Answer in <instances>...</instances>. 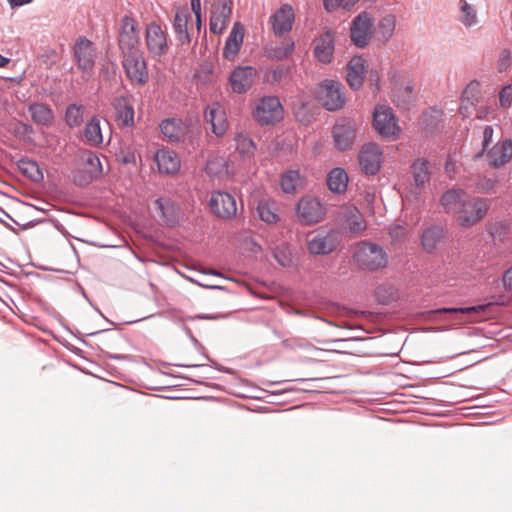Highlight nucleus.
<instances>
[{
    "mask_svg": "<svg viewBox=\"0 0 512 512\" xmlns=\"http://www.w3.org/2000/svg\"><path fill=\"white\" fill-rule=\"evenodd\" d=\"M444 211L452 214L461 227H472L480 222L490 208V200L471 196L462 189H450L441 197Z\"/></svg>",
    "mask_w": 512,
    "mask_h": 512,
    "instance_id": "obj_1",
    "label": "nucleus"
},
{
    "mask_svg": "<svg viewBox=\"0 0 512 512\" xmlns=\"http://www.w3.org/2000/svg\"><path fill=\"white\" fill-rule=\"evenodd\" d=\"M353 261L362 270L378 271L388 264V254L385 249L370 241H360L355 244Z\"/></svg>",
    "mask_w": 512,
    "mask_h": 512,
    "instance_id": "obj_2",
    "label": "nucleus"
},
{
    "mask_svg": "<svg viewBox=\"0 0 512 512\" xmlns=\"http://www.w3.org/2000/svg\"><path fill=\"white\" fill-rule=\"evenodd\" d=\"M252 116L261 125H273L283 119L284 110L277 97L265 96L255 102Z\"/></svg>",
    "mask_w": 512,
    "mask_h": 512,
    "instance_id": "obj_3",
    "label": "nucleus"
},
{
    "mask_svg": "<svg viewBox=\"0 0 512 512\" xmlns=\"http://www.w3.org/2000/svg\"><path fill=\"white\" fill-rule=\"evenodd\" d=\"M339 245L335 232L313 230L306 235V247L313 256H324L334 252Z\"/></svg>",
    "mask_w": 512,
    "mask_h": 512,
    "instance_id": "obj_4",
    "label": "nucleus"
},
{
    "mask_svg": "<svg viewBox=\"0 0 512 512\" xmlns=\"http://www.w3.org/2000/svg\"><path fill=\"white\" fill-rule=\"evenodd\" d=\"M373 126L381 137L388 140H396L401 131L392 108L384 105L375 108Z\"/></svg>",
    "mask_w": 512,
    "mask_h": 512,
    "instance_id": "obj_5",
    "label": "nucleus"
},
{
    "mask_svg": "<svg viewBox=\"0 0 512 512\" xmlns=\"http://www.w3.org/2000/svg\"><path fill=\"white\" fill-rule=\"evenodd\" d=\"M122 65L132 83L144 85L149 79L147 64L141 50L122 53Z\"/></svg>",
    "mask_w": 512,
    "mask_h": 512,
    "instance_id": "obj_6",
    "label": "nucleus"
},
{
    "mask_svg": "<svg viewBox=\"0 0 512 512\" xmlns=\"http://www.w3.org/2000/svg\"><path fill=\"white\" fill-rule=\"evenodd\" d=\"M296 214L302 224L313 225L324 219L326 208L319 199L305 196L298 201Z\"/></svg>",
    "mask_w": 512,
    "mask_h": 512,
    "instance_id": "obj_7",
    "label": "nucleus"
},
{
    "mask_svg": "<svg viewBox=\"0 0 512 512\" xmlns=\"http://www.w3.org/2000/svg\"><path fill=\"white\" fill-rule=\"evenodd\" d=\"M80 166L81 168L74 174V181L80 186L89 184L102 174L100 159L92 151L85 150L81 152Z\"/></svg>",
    "mask_w": 512,
    "mask_h": 512,
    "instance_id": "obj_8",
    "label": "nucleus"
},
{
    "mask_svg": "<svg viewBox=\"0 0 512 512\" xmlns=\"http://www.w3.org/2000/svg\"><path fill=\"white\" fill-rule=\"evenodd\" d=\"M145 44L147 51L154 58H160L168 52V34L156 22L146 25Z\"/></svg>",
    "mask_w": 512,
    "mask_h": 512,
    "instance_id": "obj_9",
    "label": "nucleus"
},
{
    "mask_svg": "<svg viewBox=\"0 0 512 512\" xmlns=\"http://www.w3.org/2000/svg\"><path fill=\"white\" fill-rule=\"evenodd\" d=\"M317 98L329 111L341 109L345 104L341 84L333 80H325L319 85Z\"/></svg>",
    "mask_w": 512,
    "mask_h": 512,
    "instance_id": "obj_10",
    "label": "nucleus"
},
{
    "mask_svg": "<svg viewBox=\"0 0 512 512\" xmlns=\"http://www.w3.org/2000/svg\"><path fill=\"white\" fill-rule=\"evenodd\" d=\"M73 53L77 67L83 73L92 72L97 56L94 44L87 38L80 37L74 44Z\"/></svg>",
    "mask_w": 512,
    "mask_h": 512,
    "instance_id": "obj_11",
    "label": "nucleus"
},
{
    "mask_svg": "<svg viewBox=\"0 0 512 512\" xmlns=\"http://www.w3.org/2000/svg\"><path fill=\"white\" fill-rule=\"evenodd\" d=\"M358 161L366 175H376L383 162L382 148L376 143L363 145L358 155Z\"/></svg>",
    "mask_w": 512,
    "mask_h": 512,
    "instance_id": "obj_12",
    "label": "nucleus"
},
{
    "mask_svg": "<svg viewBox=\"0 0 512 512\" xmlns=\"http://www.w3.org/2000/svg\"><path fill=\"white\" fill-rule=\"evenodd\" d=\"M139 28L137 21L129 16H124L121 20L119 32V47L122 53H129L139 49Z\"/></svg>",
    "mask_w": 512,
    "mask_h": 512,
    "instance_id": "obj_13",
    "label": "nucleus"
},
{
    "mask_svg": "<svg viewBox=\"0 0 512 512\" xmlns=\"http://www.w3.org/2000/svg\"><path fill=\"white\" fill-rule=\"evenodd\" d=\"M374 19L367 13L362 12L352 22L351 40L358 47H365L373 34Z\"/></svg>",
    "mask_w": 512,
    "mask_h": 512,
    "instance_id": "obj_14",
    "label": "nucleus"
},
{
    "mask_svg": "<svg viewBox=\"0 0 512 512\" xmlns=\"http://www.w3.org/2000/svg\"><path fill=\"white\" fill-rule=\"evenodd\" d=\"M356 130V123L353 120L340 119L332 130L335 147L341 151L350 149L356 137Z\"/></svg>",
    "mask_w": 512,
    "mask_h": 512,
    "instance_id": "obj_15",
    "label": "nucleus"
},
{
    "mask_svg": "<svg viewBox=\"0 0 512 512\" xmlns=\"http://www.w3.org/2000/svg\"><path fill=\"white\" fill-rule=\"evenodd\" d=\"M191 21L192 14L188 8L177 9L173 21V30L180 45H189L191 43Z\"/></svg>",
    "mask_w": 512,
    "mask_h": 512,
    "instance_id": "obj_16",
    "label": "nucleus"
},
{
    "mask_svg": "<svg viewBox=\"0 0 512 512\" xmlns=\"http://www.w3.org/2000/svg\"><path fill=\"white\" fill-rule=\"evenodd\" d=\"M210 207L218 217L223 219L233 217L237 211L234 197L226 192H214L210 199Z\"/></svg>",
    "mask_w": 512,
    "mask_h": 512,
    "instance_id": "obj_17",
    "label": "nucleus"
},
{
    "mask_svg": "<svg viewBox=\"0 0 512 512\" xmlns=\"http://www.w3.org/2000/svg\"><path fill=\"white\" fill-rule=\"evenodd\" d=\"M294 11L290 5H282L271 17L272 29L275 35L282 36L292 29Z\"/></svg>",
    "mask_w": 512,
    "mask_h": 512,
    "instance_id": "obj_18",
    "label": "nucleus"
},
{
    "mask_svg": "<svg viewBox=\"0 0 512 512\" xmlns=\"http://www.w3.org/2000/svg\"><path fill=\"white\" fill-rule=\"evenodd\" d=\"M256 77V69L250 66L238 67L230 76L232 90L236 93L246 92L253 84Z\"/></svg>",
    "mask_w": 512,
    "mask_h": 512,
    "instance_id": "obj_19",
    "label": "nucleus"
},
{
    "mask_svg": "<svg viewBox=\"0 0 512 512\" xmlns=\"http://www.w3.org/2000/svg\"><path fill=\"white\" fill-rule=\"evenodd\" d=\"M480 91L481 86L477 81L470 82L464 89L459 108V112L463 117H470L476 112Z\"/></svg>",
    "mask_w": 512,
    "mask_h": 512,
    "instance_id": "obj_20",
    "label": "nucleus"
},
{
    "mask_svg": "<svg viewBox=\"0 0 512 512\" xmlns=\"http://www.w3.org/2000/svg\"><path fill=\"white\" fill-rule=\"evenodd\" d=\"M490 166L499 168L512 160V140L506 139L495 144L488 152Z\"/></svg>",
    "mask_w": 512,
    "mask_h": 512,
    "instance_id": "obj_21",
    "label": "nucleus"
},
{
    "mask_svg": "<svg viewBox=\"0 0 512 512\" xmlns=\"http://www.w3.org/2000/svg\"><path fill=\"white\" fill-rule=\"evenodd\" d=\"M154 161L157 164L159 172L162 174L173 175L180 169V159L178 155L167 148L159 149L154 156Z\"/></svg>",
    "mask_w": 512,
    "mask_h": 512,
    "instance_id": "obj_22",
    "label": "nucleus"
},
{
    "mask_svg": "<svg viewBox=\"0 0 512 512\" xmlns=\"http://www.w3.org/2000/svg\"><path fill=\"white\" fill-rule=\"evenodd\" d=\"M205 119L211 124L212 131L216 136H222L226 132L228 121L220 104L213 103L210 105L205 112Z\"/></svg>",
    "mask_w": 512,
    "mask_h": 512,
    "instance_id": "obj_23",
    "label": "nucleus"
},
{
    "mask_svg": "<svg viewBox=\"0 0 512 512\" xmlns=\"http://www.w3.org/2000/svg\"><path fill=\"white\" fill-rule=\"evenodd\" d=\"M244 39V27L241 23H234L223 48V56L227 60H234L238 55Z\"/></svg>",
    "mask_w": 512,
    "mask_h": 512,
    "instance_id": "obj_24",
    "label": "nucleus"
},
{
    "mask_svg": "<svg viewBox=\"0 0 512 512\" xmlns=\"http://www.w3.org/2000/svg\"><path fill=\"white\" fill-rule=\"evenodd\" d=\"M155 205L168 226H174L179 222L181 216L180 207L170 198L161 197L155 201Z\"/></svg>",
    "mask_w": 512,
    "mask_h": 512,
    "instance_id": "obj_25",
    "label": "nucleus"
},
{
    "mask_svg": "<svg viewBox=\"0 0 512 512\" xmlns=\"http://www.w3.org/2000/svg\"><path fill=\"white\" fill-rule=\"evenodd\" d=\"M333 51L334 36L331 32H326L316 39L314 55L318 61L325 64L329 63L332 59Z\"/></svg>",
    "mask_w": 512,
    "mask_h": 512,
    "instance_id": "obj_26",
    "label": "nucleus"
},
{
    "mask_svg": "<svg viewBox=\"0 0 512 512\" xmlns=\"http://www.w3.org/2000/svg\"><path fill=\"white\" fill-rule=\"evenodd\" d=\"M344 221L346 228L350 233L358 236L367 228V223L362 213L353 206L346 207L344 211Z\"/></svg>",
    "mask_w": 512,
    "mask_h": 512,
    "instance_id": "obj_27",
    "label": "nucleus"
},
{
    "mask_svg": "<svg viewBox=\"0 0 512 512\" xmlns=\"http://www.w3.org/2000/svg\"><path fill=\"white\" fill-rule=\"evenodd\" d=\"M365 60L356 56L353 57L347 66V82L353 89H358L364 81Z\"/></svg>",
    "mask_w": 512,
    "mask_h": 512,
    "instance_id": "obj_28",
    "label": "nucleus"
},
{
    "mask_svg": "<svg viewBox=\"0 0 512 512\" xmlns=\"http://www.w3.org/2000/svg\"><path fill=\"white\" fill-rule=\"evenodd\" d=\"M116 120L121 126H131L134 123V109L126 97H118L114 101Z\"/></svg>",
    "mask_w": 512,
    "mask_h": 512,
    "instance_id": "obj_29",
    "label": "nucleus"
},
{
    "mask_svg": "<svg viewBox=\"0 0 512 512\" xmlns=\"http://www.w3.org/2000/svg\"><path fill=\"white\" fill-rule=\"evenodd\" d=\"M430 169L431 165L426 159L419 158L412 163L411 173L417 187H424L430 181Z\"/></svg>",
    "mask_w": 512,
    "mask_h": 512,
    "instance_id": "obj_30",
    "label": "nucleus"
},
{
    "mask_svg": "<svg viewBox=\"0 0 512 512\" xmlns=\"http://www.w3.org/2000/svg\"><path fill=\"white\" fill-rule=\"evenodd\" d=\"M162 134L170 141H180L186 132V127L177 119H166L162 121L161 125Z\"/></svg>",
    "mask_w": 512,
    "mask_h": 512,
    "instance_id": "obj_31",
    "label": "nucleus"
},
{
    "mask_svg": "<svg viewBox=\"0 0 512 512\" xmlns=\"http://www.w3.org/2000/svg\"><path fill=\"white\" fill-rule=\"evenodd\" d=\"M348 175L342 168H334L327 176V186L333 193H344L348 186Z\"/></svg>",
    "mask_w": 512,
    "mask_h": 512,
    "instance_id": "obj_32",
    "label": "nucleus"
},
{
    "mask_svg": "<svg viewBox=\"0 0 512 512\" xmlns=\"http://www.w3.org/2000/svg\"><path fill=\"white\" fill-rule=\"evenodd\" d=\"M393 101L401 108L407 109L414 101L413 86L409 83L395 85L392 90Z\"/></svg>",
    "mask_w": 512,
    "mask_h": 512,
    "instance_id": "obj_33",
    "label": "nucleus"
},
{
    "mask_svg": "<svg viewBox=\"0 0 512 512\" xmlns=\"http://www.w3.org/2000/svg\"><path fill=\"white\" fill-rule=\"evenodd\" d=\"M256 211L259 218L267 224H275L280 219L277 213V205L274 201H259Z\"/></svg>",
    "mask_w": 512,
    "mask_h": 512,
    "instance_id": "obj_34",
    "label": "nucleus"
},
{
    "mask_svg": "<svg viewBox=\"0 0 512 512\" xmlns=\"http://www.w3.org/2000/svg\"><path fill=\"white\" fill-rule=\"evenodd\" d=\"M32 120L39 125H50L54 115L52 110L44 104H32L29 106Z\"/></svg>",
    "mask_w": 512,
    "mask_h": 512,
    "instance_id": "obj_35",
    "label": "nucleus"
},
{
    "mask_svg": "<svg viewBox=\"0 0 512 512\" xmlns=\"http://www.w3.org/2000/svg\"><path fill=\"white\" fill-rule=\"evenodd\" d=\"M84 136L87 143L91 146H99L103 143V136L100 127V120L93 117L85 126Z\"/></svg>",
    "mask_w": 512,
    "mask_h": 512,
    "instance_id": "obj_36",
    "label": "nucleus"
},
{
    "mask_svg": "<svg viewBox=\"0 0 512 512\" xmlns=\"http://www.w3.org/2000/svg\"><path fill=\"white\" fill-rule=\"evenodd\" d=\"M303 184V178L298 170L286 171L280 181L281 188L285 193H294Z\"/></svg>",
    "mask_w": 512,
    "mask_h": 512,
    "instance_id": "obj_37",
    "label": "nucleus"
},
{
    "mask_svg": "<svg viewBox=\"0 0 512 512\" xmlns=\"http://www.w3.org/2000/svg\"><path fill=\"white\" fill-rule=\"evenodd\" d=\"M293 50L294 41L290 38H286L279 45L271 47L268 50V56L273 59L282 60L291 55Z\"/></svg>",
    "mask_w": 512,
    "mask_h": 512,
    "instance_id": "obj_38",
    "label": "nucleus"
},
{
    "mask_svg": "<svg viewBox=\"0 0 512 512\" xmlns=\"http://www.w3.org/2000/svg\"><path fill=\"white\" fill-rule=\"evenodd\" d=\"M235 148L244 158L253 156L256 150L254 142L247 135L242 133L235 137Z\"/></svg>",
    "mask_w": 512,
    "mask_h": 512,
    "instance_id": "obj_39",
    "label": "nucleus"
},
{
    "mask_svg": "<svg viewBox=\"0 0 512 512\" xmlns=\"http://www.w3.org/2000/svg\"><path fill=\"white\" fill-rule=\"evenodd\" d=\"M460 21L466 27H471L477 23L476 9L466 0L459 1Z\"/></svg>",
    "mask_w": 512,
    "mask_h": 512,
    "instance_id": "obj_40",
    "label": "nucleus"
},
{
    "mask_svg": "<svg viewBox=\"0 0 512 512\" xmlns=\"http://www.w3.org/2000/svg\"><path fill=\"white\" fill-rule=\"evenodd\" d=\"M395 26H396V17L392 14H388V15L384 16L379 21V24H378L379 34L381 35V37L384 40H386V41L389 40L394 34Z\"/></svg>",
    "mask_w": 512,
    "mask_h": 512,
    "instance_id": "obj_41",
    "label": "nucleus"
},
{
    "mask_svg": "<svg viewBox=\"0 0 512 512\" xmlns=\"http://www.w3.org/2000/svg\"><path fill=\"white\" fill-rule=\"evenodd\" d=\"M83 106L71 104L66 109L65 120L68 126L77 127L83 121Z\"/></svg>",
    "mask_w": 512,
    "mask_h": 512,
    "instance_id": "obj_42",
    "label": "nucleus"
},
{
    "mask_svg": "<svg viewBox=\"0 0 512 512\" xmlns=\"http://www.w3.org/2000/svg\"><path fill=\"white\" fill-rule=\"evenodd\" d=\"M20 170L27 175L33 181H40L43 178V174L40 171L36 162L31 160H21L19 162Z\"/></svg>",
    "mask_w": 512,
    "mask_h": 512,
    "instance_id": "obj_43",
    "label": "nucleus"
},
{
    "mask_svg": "<svg viewBox=\"0 0 512 512\" xmlns=\"http://www.w3.org/2000/svg\"><path fill=\"white\" fill-rule=\"evenodd\" d=\"M206 172L212 176H218L227 171L226 160L223 157H213L208 160L205 168Z\"/></svg>",
    "mask_w": 512,
    "mask_h": 512,
    "instance_id": "obj_44",
    "label": "nucleus"
},
{
    "mask_svg": "<svg viewBox=\"0 0 512 512\" xmlns=\"http://www.w3.org/2000/svg\"><path fill=\"white\" fill-rule=\"evenodd\" d=\"M440 238V231L436 228H430L424 231L422 234V245L424 249L431 252L435 247Z\"/></svg>",
    "mask_w": 512,
    "mask_h": 512,
    "instance_id": "obj_45",
    "label": "nucleus"
},
{
    "mask_svg": "<svg viewBox=\"0 0 512 512\" xmlns=\"http://www.w3.org/2000/svg\"><path fill=\"white\" fill-rule=\"evenodd\" d=\"M360 0H324V7L327 11L331 12L337 8L349 9L353 7Z\"/></svg>",
    "mask_w": 512,
    "mask_h": 512,
    "instance_id": "obj_46",
    "label": "nucleus"
},
{
    "mask_svg": "<svg viewBox=\"0 0 512 512\" xmlns=\"http://www.w3.org/2000/svg\"><path fill=\"white\" fill-rule=\"evenodd\" d=\"M289 68L284 65H278L277 67L270 70L267 75V81L280 82L287 77Z\"/></svg>",
    "mask_w": 512,
    "mask_h": 512,
    "instance_id": "obj_47",
    "label": "nucleus"
},
{
    "mask_svg": "<svg viewBox=\"0 0 512 512\" xmlns=\"http://www.w3.org/2000/svg\"><path fill=\"white\" fill-rule=\"evenodd\" d=\"M389 235L393 244L402 243L407 236V230L402 225H393L389 229Z\"/></svg>",
    "mask_w": 512,
    "mask_h": 512,
    "instance_id": "obj_48",
    "label": "nucleus"
},
{
    "mask_svg": "<svg viewBox=\"0 0 512 512\" xmlns=\"http://www.w3.org/2000/svg\"><path fill=\"white\" fill-rule=\"evenodd\" d=\"M484 310V306H473V307H464V308H441L435 310L434 313H464L470 314L478 311Z\"/></svg>",
    "mask_w": 512,
    "mask_h": 512,
    "instance_id": "obj_49",
    "label": "nucleus"
},
{
    "mask_svg": "<svg viewBox=\"0 0 512 512\" xmlns=\"http://www.w3.org/2000/svg\"><path fill=\"white\" fill-rule=\"evenodd\" d=\"M500 103L503 107H510L512 104V86L507 85L503 87L499 95Z\"/></svg>",
    "mask_w": 512,
    "mask_h": 512,
    "instance_id": "obj_50",
    "label": "nucleus"
},
{
    "mask_svg": "<svg viewBox=\"0 0 512 512\" xmlns=\"http://www.w3.org/2000/svg\"><path fill=\"white\" fill-rule=\"evenodd\" d=\"M496 180L491 178H483L477 183V189L482 193H488L495 187Z\"/></svg>",
    "mask_w": 512,
    "mask_h": 512,
    "instance_id": "obj_51",
    "label": "nucleus"
},
{
    "mask_svg": "<svg viewBox=\"0 0 512 512\" xmlns=\"http://www.w3.org/2000/svg\"><path fill=\"white\" fill-rule=\"evenodd\" d=\"M191 9L195 16L196 28L199 31L201 28V0H190Z\"/></svg>",
    "mask_w": 512,
    "mask_h": 512,
    "instance_id": "obj_52",
    "label": "nucleus"
},
{
    "mask_svg": "<svg viewBox=\"0 0 512 512\" xmlns=\"http://www.w3.org/2000/svg\"><path fill=\"white\" fill-rule=\"evenodd\" d=\"M510 58V51L503 50L497 64L499 72H503L508 69V67L510 66Z\"/></svg>",
    "mask_w": 512,
    "mask_h": 512,
    "instance_id": "obj_53",
    "label": "nucleus"
},
{
    "mask_svg": "<svg viewBox=\"0 0 512 512\" xmlns=\"http://www.w3.org/2000/svg\"><path fill=\"white\" fill-rule=\"evenodd\" d=\"M493 128L491 126H486L483 131V150H486L488 145L492 142L493 137Z\"/></svg>",
    "mask_w": 512,
    "mask_h": 512,
    "instance_id": "obj_54",
    "label": "nucleus"
},
{
    "mask_svg": "<svg viewBox=\"0 0 512 512\" xmlns=\"http://www.w3.org/2000/svg\"><path fill=\"white\" fill-rule=\"evenodd\" d=\"M502 280L505 289L512 292V266L505 271Z\"/></svg>",
    "mask_w": 512,
    "mask_h": 512,
    "instance_id": "obj_55",
    "label": "nucleus"
},
{
    "mask_svg": "<svg viewBox=\"0 0 512 512\" xmlns=\"http://www.w3.org/2000/svg\"><path fill=\"white\" fill-rule=\"evenodd\" d=\"M12 7L22 6L31 3L33 0H7Z\"/></svg>",
    "mask_w": 512,
    "mask_h": 512,
    "instance_id": "obj_56",
    "label": "nucleus"
},
{
    "mask_svg": "<svg viewBox=\"0 0 512 512\" xmlns=\"http://www.w3.org/2000/svg\"><path fill=\"white\" fill-rule=\"evenodd\" d=\"M198 285H200L202 287H205V288H210V289H222V286L221 285H217V284H202V283H198Z\"/></svg>",
    "mask_w": 512,
    "mask_h": 512,
    "instance_id": "obj_57",
    "label": "nucleus"
},
{
    "mask_svg": "<svg viewBox=\"0 0 512 512\" xmlns=\"http://www.w3.org/2000/svg\"><path fill=\"white\" fill-rule=\"evenodd\" d=\"M9 59L0 54V67H4L8 64Z\"/></svg>",
    "mask_w": 512,
    "mask_h": 512,
    "instance_id": "obj_58",
    "label": "nucleus"
},
{
    "mask_svg": "<svg viewBox=\"0 0 512 512\" xmlns=\"http://www.w3.org/2000/svg\"><path fill=\"white\" fill-rule=\"evenodd\" d=\"M133 158H134V156H133V155H131V157H125V158H124V162H125V163H128V162H130V161H131V159H133Z\"/></svg>",
    "mask_w": 512,
    "mask_h": 512,
    "instance_id": "obj_59",
    "label": "nucleus"
},
{
    "mask_svg": "<svg viewBox=\"0 0 512 512\" xmlns=\"http://www.w3.org/2000/svg\"><path fill=\"white\" fill-rule=\"evenodd\" d=\"M476 116H477V118H482V115L479 114L478 112L476 113Z\"/></svg>",
    "mask_w": 512,
    "mask_h": 512,
    "instance_id": "obj_60",
    "label": "nucleus"
},
{
    "mask_svg": "<svg viewBox=\"0 0 512 512\" xmlns=\"http://www.w3.org/2000/svg\"><path fill=\"white\" fill-rule=\"evenodd\" d=\"M210 273L213 274V275H218V273L216 271H212Z\"/></svg>",
    "mask_w": 512,
    "mask_h": 512,
    "instance_id": "obj_61",
    "label": "nucleus"
}]
</instances>
